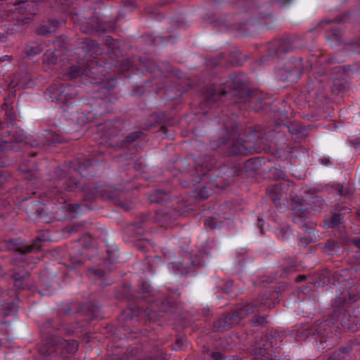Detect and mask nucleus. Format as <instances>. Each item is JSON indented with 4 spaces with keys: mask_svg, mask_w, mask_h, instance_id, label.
Wrapping results in <instances>:
<instances>
[{
    "mask_svg": "<svg viewBox=\"0 0 360 360\" xmlns=\"http://www.w3.org/2000/svg\"><path fill=\"white\" fill-rule=\"evenodd\" d=\"M8 58H9L8 56H5L4 57L0 58V61H4V60H7Z\"/></svg>",
    "mask_w": 360,
    "mask_h": 360,
    "instance_id": "ddd939ff",
    "label": "nucleus"
},
{
    "mask_svg": "<svg viewBox=\"0 0 360 360\" xmlns=\"http://www.w3.org/2000/svg\"><path fill=\"white\" fill-rule=\"evenodd\" d=\"M221 356V354L220 352H214L212 353V357L215 359H219Z\"/></svg>",
    "mask_w": 360,
    "mask_h": 360,
    "instance_id": "f8f14e48",
    "label": "nucleus"
},
{
    "mask_svg": "<svg viewBox=\"0 0 360 360\" xmlns=\"http://www.w3.org/2000/svg\"><path fill=\"white\" fill-rule=\"evenodd\" d=\"M32 248L31 247H27V249H26V250L29 252V251H31V250H32Z\"/></svg>",
    "mask_w": 360,
    "mask_h": 360,
    "instance_id": "dca6fc26",
    "label": "nucleus"
},
{
    "mask_svg": "<svg viewBox=\"0 0 360 360\" xmlns=\"http://www.w3.org/2000/svg\"><path fill=\"white\" fill-rule=\"evenodd\" d=\"M233 152L236 153H241L243 152V148H240L238 150H233Z\"/></svg>",
    "mask_w": 360,
    "mask_h": 360,
    "instance_id": "4468645a",
    "label": "nucleus"
},
{
    "mask_svg": "<svg viewBox=\"0 0 360 360\" xmlns=\"http://www.w3.org/2000/svg\"><path fill=\"white\" fill-rule=\"evenodd\" d=\"M263 99L262 96H257V92H255L250 96V102L254 108L259 110L263 108L262 105Z\"/></svg>",
    "mask_w": 360,
    "mask_h": 360,
    "instance_id": "20e7f679",
    "label": "nucleus"
},
{
    "mask_svg": "<svg viewBox=\"0 0 360 360\" xmlns=\"http://www.w3.org/2000/svg\"><path fill=\"white\" fill-rule=\"evenodd\" d=\"M70 72L72 74V77H75L79 74L77 67H71Z\"/></svg>",
    "mask_w": 360,
    "mask_h": 360,
    "instance_id": "9d476101",
    "label": "nucleus"
},
{
    "mask_svg": "<svg viewBox=\"0 0 360 360\" xmlns=\"http://www.w3.org/2000/svg\"><path fill=\"white\" fill-rule=\"evenodd\" d=\"M282 188L283 185L275 184L269 186L266 189V192L269 198L274 201L276 202L278 200H280L282 197Z\"/></svg>",
    "mask_w": 360,
    "mask_h": 360,
    "instance_id": "f03ea898",
    "label": "nucleus"
},
{
    "mask_svg": "<svg viewBox=\"0 0 360 360\" xmlns=\"http://www.w3.org/2000/svg\"><path fill=\"white\" fill-rule=\"evenodd\" d=\"M43 49L41 45L38 43H31L26 47L25 51L28 57L32 58L42 51Z\"/></svg>",
    "mask_w": 360,
    "mask_h": 360,
    "instance_id": "7ed1b4c3",
    "label": "nucleus"
},
{
    "mask_svg": "<svg viewBox=\"0 0 360 360\" xmlns=\"http://www.w3.org/2000/svg\"><path fill=\"white\" fill-rule=\"evenodd\" d=\"M342 353H346V352H347L346 349H345V348H342Z\"/></svg>",
    "mask_w": 360,
    "mask_h": 360,
    "instance_id": "f3484780",
    "label": "nucleus"
},
{
    "mask_svg": "<svg viewBox=\"0 0 360 360\" xmlns=\"http://www.w3.org/2000/svg\"><path fill=\"white\" fill-rule=\"evenodd\" d=\"M82 30L84 32H88V30L84 29V28H82Z\"/></svg>",
    "mask_w": 360,
    "mask_h": 360,
    "instance_id": "a211bd4d",
    "label": "nucleus"
},
{
    "mask_svg": "<svg viewBox=\"0 0 360 360\" xmlns=\"http://www.w3.org/2000/svg\"><path fill=\"white\" fill-rule=\"evenodd\" d=\"M276 234L281 240H285L289 238L292 234V231L288 227H285L279 230Z\"/></svg>",
    "mask_w": 360,
    "mask_h": 360,
    "instance_id": "39448f33",
    "label": "nucleus"
},
{
    "mask_svg": "<svg viewBox=\"0 0 360 360\" xmlns=\"http://www.w3.org/2000/svg\"><path fill=\"white\" fill-rule=\"evenodd\" d=\"M68 209L70 211L77 212V210L80 209V206L79 205H68Z\"/></svg>",
    "mask_w": 360,
    "mask_h": 360,
    "instance_id": "1a4fd4ad",
    "label": "nucleus"
},
{
    "mask_svg": "<svg viewBox=\"0 0 360 360\" xmlns=\"http://www.w3.org/2000/svg\"><path fill=\"white\" fill-rule=\"evenodd\" d=\"M321 163H322V165H323L325 166H329L331 165L330 161L327 158H324V159L321 160Z\"/></svg>",
    "mask_w": 360,
    "mask_h": 360,
    "instance_id": "9b49d317",
    "label": "nucleus"
},
{
    "mask_svg": "<svg viewBox=\"0 0 360 360\" xmlns=\"http://www.w3.org/2000/svg\"><path fill=\"white\" fill-rule=\"evenodd\" d=\"M77 94V90L72 86H65L62 84L52 85L46 91L48 99L65 103Z\"/></svg>",
    "mask_w": 360,
    "mask_h": 360,
    "instance_id": "f257e3e1",
    "label": "nucleus"
},
{
    "mask_svg": "<svg viewBox=\"0 0 360 360\" xmlns=\"http://www.w3.org/2000/svg\"><path fill=\"white\" fill-rule=\"evenodd\" d=\"M141 134H142L140 131L135 132V133L131 134L130 136H129L127 137V140H128V141H134L136 140L137 139L140 138Z\"/></svg>",
    "mask_w": 360,
    "mask_h": 360,
    "instance_id": "6e6552de",
    "label": "nucleus"
},
{
    "mask_svg": "<svg viewBox=\"0 0 360 360\" xmlns=\"http://www.w3.org/2000/svg\"><path fill=\"white\" fill-rule=\"evenodd\" d=\"M68 346L69 347V352L70 353H74L77 350V345L76 342L72 341V342H65L63 343V347Z\"/></svg>",
    "mask_w": 360,
    "mask_h": 360,
    "instance_id": "0eeeda50",
    "label": "nucleus"
},
{
    "mask_svg": "<svg viewBox=\"0 0 360 360\" xmlns=\"http://www.w3.org/2000/svg\"><path fill=\"white\" fill-rule=\"evenodd\" d=\"M4 105L6 108V111H8L11 108V107L6 103H4Z\"/></svg>",
    "mask_w": 360,
    "mask_h": 360,
    "instance_id": "2eb2a0df",
    "label": "nucleus"
},
{
    "mask_svg": "<svg viewBox=\"0 0 360 360\" xmlns=\"http://www.w3.org/2000/svg\"><path fill=\"white\" fill-rule=\"evenodd\" d=\"M56 58L52 53H46L44 56V63L53 65L56 63Z\"/></svg>",
    "mask_w": 360,
    "mask_h": 360,
    "instance_id": "423d86ee",
    "label": "nucleus"
}]
</instances>
